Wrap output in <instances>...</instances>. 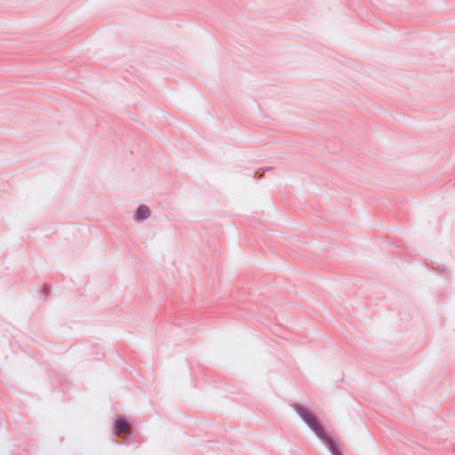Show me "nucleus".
I'll return each mask as SVG.
<instances>
[{
	"mask_svg": "<svg viewBox=\"0 0 455 455\" xmlns=\"http://www.w3.org/2000/svg\"><path fill=\"white\" fill-rule=\"evenodd\" d=\"M297 411L299 414V416L304 419V421L308 425V427L315 433V435L319 438L326 442L328 448L330 449L333 455H341V452L337 443L334 442V440L329 437V435L324 431L323 427L317 421L314 415H312L308 411L302 407L298 408Z\"/></svg>",
	"mask_w": 455,
	"mask_h": 455,
	"instance_id": "obj_1",
	"label": "nucleus"
},
{
	"mask_svg": "<svg viewBox=\"0 0 455 455\" xmlns=\"http://www.w3.org/2000/svg\"><path fill=\"white\" fill-rule=\"evenodd\" d=\"M115 428H116V435H121V434H129L130 433V425L124 420V419H119L116 420V424H115Z\"/></svg>",
	"mask_w": 455,
	"mask_h": 455,
	"instance_id": "obj_2",
	"label": "nucleus"
},
{
	"mask_svg": "<svg viewBox=\"0 0 455 455\" xmlns=\"http://www.w3.org/2000/svg\"><path fill=\"white\" fill-rule=\"evenodd\" d=\"M137 219L145 220L148 219L150 215L149 209L145 205H140L137 210Z\"/></svg>",
	"mask_w": 455,
	"mask_h": 455,
	"instance_id": "obj_3",
	"label": "nucleus"
}]
</instances>
